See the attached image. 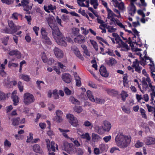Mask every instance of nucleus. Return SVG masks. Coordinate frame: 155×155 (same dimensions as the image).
<instances>
[{
  "mask_svg": "<svg viewBox=\"0 0 155 155\" xmlns=\"http://www.w3.org/2000/svg\"><path fill=\"white\" fill-rule=\"evenodd\" d=\"M53 21V20L51 19L48 21V24L52 31V34L53 38L56 40V41L59 45L62 46L66 47L67 45L65 42V38L58 26L55 25H52V24Z\"/></svg>",
  "mask_w": 155,
  "mask_h": 155,
  "instance_id": "nucleus-1",
  "label": "nucleus"
},
{
  "mask_svg": "<svg viewBox=\"0 0 155 155\" xmlns=\"http://www.w3.org/2000/svg\"><path fill=\"white\" fill-rule=\"evenodd\" d=\"M131 139L130 137L122 134H118L115 138V142L117 145L123 148L127 147Z\"/></svg>",
  "mask_w": 155,
  "mask_h": 155,
  "instance_id": "nucleus-2",
  "label": "nucleus"
},
{
  "mask_svg": "<svg viewBox=\"0 0 155 155\" xmlns=\"http://www.w3.org/2000/svg\"><path fill=\"white\" fill-rule=\"evenodd\" d=\"M35 99L33 95L28 92L25 93L23 95V102L26 105H28L34 102Z\"/></svg>",
  "mask_w": 155,
  "mask_h": 155,
  "instance_id": "nucleus-3",
  "label": "nucleus"
},
{
  "mask_svg": "<svg viewBox=\"0 0 155 155\" xmlns=\"http://www.w3.org/2000/svg\"><path fill=\"white\" fill-rule=\"evenodd\" d=\"M61 148L62 150L66 151L69 154H72L74 152L75 147L72 143L64 142L61 146Z\"/></svg>",
  "mask_w": 155,
  "mask_h": 155,
  "instance_id": "nucleus-4",
  "label": "nucleus"
},
{
  "mask_svg": "<svg viewBox=\"0 0 155 155\" xmlns=\"http://www.w3.org/2000/svg\"><path fill=\"white\" fill-rule=\"evenodd\" d=\"M66 117L71 125L74 127H77L78 125V120L73 115L68 114L66 115Z\"/></svg>",
  "mask_w": 155,
  "mask_h": 155,
  "instance_id": "nucleus-5",
  "label": "nucleus"
},
{
  "mask_svg": "<svg viewBox=\"0 0 155 155\" xmlns=\"http://www.w3.org/2000/svg\"><path fill=\"white\" fill-rule=\"evenodd\" d=\"M29 0H21V3L22 6L24 8V10L26 12H27V13L29 14L30 12H28L29 10L31 9L33 4L30 6L29 5Z\"/></svg>",
  "mask_w": 155,
  "mask_h": 155,
  "instance_id": "nucleus-6",
  "label": "nucleus"
},
{
  "mask_svg": "<svg viewBox=\"0 0 155 155\" xmlns=\"http://www.w3.org/2000/svg\"><path fill=\"white\" fill-rule=\"evenodd\" d=\"M8 24L9 27L10 28V29L13 34L15 33L20 28V27L19 26H17L15 25L14 23L12 21H8Z\"/></svg>",
  "mask_w": 155,
  "mask_h": 155,
  "instance_id": "nucleus-7",
  "label": "nucleus"
},
{
  "mask_svg": "<svg viewBox=\"0 0 155 155\" xmlns=\"http://www.w3.org/2000/svg\"><path fill=\"white\" fill-rule=\"evenodd\" d=\"M131 0L130 5L129 8L128 13L131 15V16H133L135 12L136 9L135 5H134V2L135 1H133L132 0Z\"/></svg>",
  "mask_w": 155,
  "mask_h": 155,
  "instance_id": "nucleus-8",
  "label": "nucleus"
},
{
  "mask_svg": "<svg viewBox=\"0 0 155 155\" xmlns=\"http://www.w3.org/2000/svg\"><path fill=\"white\" fill-rule=\"evenodd\" d=\"M103 125L102 127L103 130L105 131L109 132L111 127L110 123L107 120L103 122Z\"/></svg>",
  "mask_w": 155,
  "mask_h": 155,
  "instance_id": "nucleus-9",
  "label": "nucleus"
},
{
  "mask_svg": "<svg viewBox=\"0 0 155 155\" xmlns=\"http://www.w3.org/2000/svg\"><path fill=\"white\" fill-rule=\"evenodd\" d=\"M55 56L58 58H62L63 56L62 51L57 47H55L54 50Z\"/></svg>",
  "mask_w": 155,
  "mask_h": 155,
  "instance_id": "nucleus-10",
  "label": "nucleus"
},
{
  "mask_svg": "<svg viewBox=\"0 0 155 155\" xmlns=\"http://www.w3.org/2000/svg\"><path fill=\"white\" fill-rule=\"evenodd\" d=\"M62 78L63 80L67 83H70L71 81V76L68 73L62 74Z\"/></svg>",
  "mask_w": 155,
  "mask_h": 155,
  "instance_id": "nucleus-11",
  "label": "nucleus"
},
{
  "mask_svg": "<svg viewBox=\"0 0 155 155\" xmlns=\"http://www.w3.org/2000/svg\"><path fill=\"white\" fill-rule=\"evenodd\" d=\"M100 74L103 77L107 78L109 76V73L107 71L106 68L103 65L101 66L100 67Z\"/></svg>",
  "mask_w": 155,
  "mask_h": 155,
  "instance_id": "nucleus-12",
  "label": "nucleus"
},
{
  "mask_svg": "<svg viewBox=\"0 0 155 155\" xmlns=\"http://www.w3.org/2000/svg\"><path fill=\"white\" fill-rule=\"evenodd\" d=\"M71 48L72 50L74 51V54L77 57L79 58L81 60H84V58L82 56L80 51L75 46H72Z\"/></svg>",
  "mask_w": 155,
  "mask_h": 155,
  "instance_id": "nucleus-13",
  "label": "nucleus"
},
{
  "mask_svg": "<svg viewBox=\"0 0 155 155\" xmlns=\"http://www.w3.org/2000/svg\"><path fill=\"white\" fill-rule=\"evenodd\" d=\"M85 37L83 35H78L74 38V41L75 42L78 43H84L85 41Z\"/></svg>",
  "mask_w": 155,
  "mask_h": 155,
  "instance_id": "nucleus-14",
  "label": "nucleus"
},
{
  "mask_svg": "<svg viewBox=\"0 0 155 155\" xmlns=\"http://www.w3.org/2000/svg\"><path fill=\"white\" fill-rule=\"evenodd\" d=\"M145 144L147 145L155 144V138L152 137L147 138L144 141Z\"/></svg>",
  "mask_w": 155,
  "mask_h": 155,
  "instance_id": "nucleus-15",
  "label": "nucleus"
},
{
  "mask_svg": "<svg viewBox=\"0 0 155 155\" xmlns=\"http://www.w3.org/2000/svg\"><path fill=\"white\" fill-rule=\"evenodd\" d=\"M105 61L107 64L109 66H112L117 63L115 59L113 58H110L109 59L105 60Z\"/></svg>",
  "mask_w": 155,
  "mask_h": 155,
  "instance_id": "nucleus-16",
  "label": "nucleus"
},
{
  "mask_svg": "<svg viewBox=\"0 0 155 155\" xmlns=\"http://www.w3.org/2000/svg\"><path fill=\"white\" fill-rule=\"evenodd\" d=\"M3 84L4 86L10 88L12 87V82L10 81V79L9 77L4 80Z\"/></svg>",
  "mask_w": 155,
  "mask_h": 155,
  "instance_id": "nucleus-17",
  "label": "nucleus"
},
{
  "mask_svg": "<svg viewBox=\"0 0 155 155\" xmlns=\"http://www.w3.org/2000/svg\"><path fill=\"white\" fill-rule=\"evenodd\" d=\"M9 54L11 56H13L15 55L18 58H21V54L18 51L12 50L9 52Z\"/></svg>",
  "mask_w": 155,
  "mask_h": 155,
  "instance_id": "nucleus-18",
  "label": "nucleus"
},
{
  "mask_svg": "<svg viewBox=\"0 0 155 155\" xmlns=\"http://www.w3.org/2000/svg\"><path fill=\"white\" fill-rule=\"evenodd\" d=\"M69 101L72 104H74L80 105V102L77 99L75 98L73 96H71L69 98Z\"/></svg>",
  "mask_w": 155,
  "mask_h": 155,
  "instance_id": "nucleus-19",
  "label": "nucleus"
},
{
  "mask_svg": "<svg viewBox=\"0 0 155 155\" xmlns=\"http://www.w3.org/2000/svg\"><path fill=\"white\" fill-rule=\"evenodd\" d=\"M33 149L34 151L37 153H42V150L40 146L38 144H35L33 146Z\"/></svg>",
  "mask_w": 155,
  "mask_h": 155,
  "instance_id": "nucleus-20",
  "label": "nucleus"
},
{
  "mask_svg": "<svg viewBox=\"0 0 155 155\" xmlns=\"http://www.w3.org/2000/svg\"><path fill=\"white\" fill-rule=\"evenodd\" d=\"M58 130L61 133L63 136L66 138H69L68 136L66 134V133L69 132L70 130H64L62 129L59 128Z\"/></svg>",
  "mask_w": 155,
  "mask_h": 155,
  "instance_id": "nucleus-21",
  "label": "nucleus"
},
{
  "mask_svg": "<svg viewBox=\"0 0 155 155\" xmlns=\"http://www.w3.org/2000/svg\"><path fill=\"white\" fill-rule=\"evenodd\" d=\"M19 78L26 81H30V78L29 76L25 74H22L19 75Z\"/></svg>",
  "mask_w": 155,
  "mask_h": 155,
  "instance_id": "nucleus-22",
  "label": "nucleus"
},
{
  "mask_svg": "<svg viewBox=\"0 0 155 155\" xmlns=\"http://www.w3.org/2000/svg\"><path fill=\"white\" fill-rule=\"evenodd\" d=\"M87 94L89 99L92 101L94 102L95 100L94 96L92 94V93L91 91L88 90L87 92Z\"/></svg>",
  "mask_w": 155,
  "mask_h": 155,
  "instance_id": "nucleus-23",
  "label": "nucleus"
},
{
  "mask_svg": "<svg viewBox=\"0 0 155 155\" xmlns=\"http://www.w3.org/2000/svg\"><path fill=\"white\" fill-rule=\"evenodd\" d=\"M74 77L76 81V85L78 87H80L81 85L80 78L79 76L77 75V73H76V74L74 75Z\"/></svg>",
  "mask_w": 155,
  "mask_h": 155,
  "instance_id": "nucleus-24",
  "label": "nucleus"
},
{
  "mask_svg": "<svg viewBox=\"0 0 155 155\" xmlns=\"http://www.w3.org/2000/svg\"><path fill=\"white\" fill-rule=\"evenodd\" d=\"M119 48H125L126 51H128L129 49V48L127 45L122 40L121 41L120 43L119 44Z\"/></svg>",
  "mask_w": 155,
  "mask_h": 155,
  "instance_id": "nucleus-25",
  "label": "nucleus"
},
{
  "mask_svg": "<svg viewBox=\"0 0 155 155\" xmlns=\"http://www.w3.org/2000/svg\"><path fill=\"white\" fill-rule=\"evenodd\" d=\"M12 98L14 102L13 104L15 106L17 105L19 101L18 97L17 95H13L12 96Z\"/></svg>",
  "mask_w": 155,
  "mask_h": 155,
  "instance_id": "nucleus-26",
  "label": "nucleus"
},
{
  "mask_svg": "<svg viewBox=\"0 0 155 155\" xmlns=\"http://www.w3.org/2000/svg\"><path fill=\"white\" fill-rule=\"evenodd\" d=\"M41 31L43 39L48 37V33L46 32V30L45 28L43 27L41 29Z\"/></svg>",
  "mask_w": 155,
  "mask_h": 155,
  "instance_id": "nucleus-27",
  "label": "nucleus"
},
{
  "mask_svg": "<svg viewBox=\"0 0 155 155\" xmlns=\"http://www.w3.org/2000/svg\"><path fill=\"white\" fill-rule=\"evenodd\" d=\"M12 124L14 126L18 125L20 124V118L19 117L12 119Z\"/></svg>",
  "mask_w": 155,
  "mask_h": 155,
  "instance_id": "nucleus-28",
  "label": "nucleus"
},
{
  "mask_svg": "<svg viewBox=\"0 0 155 155\" xmlns=\"http://www.w3.org/2000/svg\"><path fill=\"white\" fill-rule=\"evenodd\" d=\"M107 10L108 13L107 16L108 18L110 19V18L114 17L115 16V15L114 13V12L109 8H107Z\"/></svg>",
  "mask_w": 155,
  "mask_h": 155,
  "instance_id": "nucleus-29",
  "label": "nucleus"
},
{
  "mask_svg": "<svg viewBox=\"0 0 155 155\" xmlns=\"http://www.w3.org/2000/svg\"><path fill=\"white\" fill-rule=\"evenodd\" d=\"M142 83L143 85V91H146L147 88H148V84L144 78H143Z\"/></svg>",
  "mask_w": 155,
  "mask_h": 155,
  "instance_id": "nucleus-30",
  "label": "nucleus"
},
{
  "mask_svg": "<svg viewBox=\"0 0 155 155\" xmlns=\"http://www.w3.org/2000/svg\"><path fill=\"white\" fill-rule=\"evenodd\" d=\"M81 137L82 138L86 139L88 141H89L91 140V137L90 135L87 133H86L84 134H81Z\"/></svg>",
  "mask_w": 155,
  "mask_h": 155,
  "instance_id": "nucleus-31",
  "label": "nucleus"
},
{
  "mask_svg": "<svg viewBox=\"0 0 155 155\" xmlns=\"http://www.w3.org/2000/svg\"><path fill=\"white\" fill-rule=\"evenodd\" d=\"M90 3L91 5H93L94 9H96L97 8L98 5L97 0H90Z\"/></svg>",
  "mask_w": 155,
  "mask_h": 155,
  "instance_id": "nucleus-32",
  "label": "nucleus"
},
{
  "mask_svg": "<svg viewBox=\"0 0 155 155\" xmlns=\"http://www.w3.org/2000/svg\"><path fill=\"white\" fill-rule=\"evenodd\" d=\"M79 29L77 28H74L72 29V34L74 36L78 35Z\"/></svg>",
  "mask_w": 155,
  "mask_h": 155,
  "instance_id": "nucleus-33",
  "label": "nucleus"
},
{
  "mask_svg": "<svg viewBox=\"0 0 155 155\" xmlns=\"http://www.w3.org/2000/svg\"><path fill=\"white\" fill-rule=\"evenodd\" d=\"M54 144V141H51V147L50 148V147H47L48 150L49 152H50L51 151H55V149Z\"/></svg>",
  "mask_w": 155,
  "mask_h": 155,
  "instance_id": "nucleus-34",
  "label": "nucleus"
},
{
  "mask_svg": "<svg viewBox=\"0 0 155 155\" xmlns=\"http://www.w3.org/2000/svg\"><path fill=\"white\" fill-rule=\"evenodd\" d=\"M122 99L123 101H125L126 100V98L128 97V95L127 92L124 91H122L121 94Z\"/></svg>",
  "mask_w": 155,
  "mask_h": 155,
  "instance_id": "nucleus-35",
  "label": "nucleus"
},
{
  "mask_svg": "<svg viewBox=\"0 0 155 155\" xmlns=\"http://www.w3.org/2000/svg\"><path fill=\"white\" fill-rule=\"evenodd\" d=\"M90 42L96 51L98 50V46L96 42L93 40H90Z\"/></svg>",
  "mask_w": 155,
  "mask_h": 155,
  "instance_id": "nucleus-36",
  "label": "nucleus"
},
{
  "mask_svg": "<svg viewBox=\"0 0 155 155\" xmlns=\"http://www.w3.org/2000/svg\"><path fill=\"white\" fill-rule=\"evenodd\" d=\"M74 110L78 113H80L82 111L83 109L81 106H75L74 108Z\"/></svg>",
  "mask_w": 155,
  "mask_h": 155,
  "instance_id": "nucleus-37",
  "label": "nucleus"
},
{
  "mask_svg": "<svg viewBox=\"0 0 155 155\" xmlns=\"http://www.w3.org/2000/svg\"><path fill=\"white\" fill-rule=\"evenodd\" d=\"M140 111L141 113V114L143 117L145 119H147V116L146 114H145L146 112L145 110L144 109L141 108H140Z\"/></svg>",
  "mask_w": 155,
  "mask_h": 155,
  "instance_id": "nucleus-38",
  "label": "nucleus"
},
{
  "mask_svg": "<svg viewBox=\"0 0 155 155\" xmlns=\"http://www.w3.org/2000/svg\"><path fill=\"white\" fill-rule=\"evenodd\" d=\"M83 125L86 127H93L92 124L88 120L85 121Z\"/></svg>",
  "mask_w": 155,
  "mask_h": 155,
  "instance_id": "nucleus-39",
  "label": "nucleus"
},
{
  "mask_svg": "<svg viewBox=\"0 0 155 155\" xmlns=\"http://www.w3.org/2000/svg\"><path fill=\"white\" fill-rule=\"evenodd\" d=\"M89 0H87L86 1V5H85L84 2H81V4L80 3L78 2V4L79 6L81 7H86L88 8L89 6Z\"/></svg>",
  "mask_w": 155,
  "mask_h": 155,
  "instance_id": "nucleus-40",
  "label": "nucleus"
},
{
  "mask_svg": "<svg viewBox=\"0 0 155 155\" xmlns=\"http://www.w3.org/2000/svg\"><path fill=\"white\" fill-rule=\"evenodd\" d=\"M96 130L97 133L100 134H103L104 133V132L103 130L101 127L98 126L96 127Z\"/></svg>",
  "mask_w": 155,
  "mask_h": 155,
  "instance_id": "nucleus-41",
  "label": "nucleus"
},
{
  "mask_svg": "<svg viewBox=\"0 0 155 155\" xmlns=\"http://www.w3.org/2000/svg\"><path fill=\"white\" fill-rule=\"evenodd\" d=\"M84 152L83 150L80 148H78L76 150V153L78 155H82Z\"/></svg>",
  "mask_w": 155,
  "mask_h": 155,
  "instance_id": "nucleus-42",
  "label": "nucleus"
},
{
  "mask_svg": "<svg viewBox=\"0 0 155 155\" xmlns=\"http://www.w3.org/2000/svg\"><path fill=\"white\" fill-rule=\"evenodd\" d=\"M53 96L54 98L55 99H58L59 98V95L58 94L57 91L56 90H54L53 91Z\"/></svg>",
  "mask_w": 155,
  "mask_h": 155,
  "instance_id": "nucleus-43",
  "label": "nucleus"
},
{
  "mask_svg": "<svg viewBox=\"0 0 155 155\" xmlns=\"http://www.w3.org/2000/svg\"><path fill=\"white\" fill-rule=\"evenodd\" d=\"M5 94L3 92L0 91V101L5 100Z\"/></svg>",
  "mask_w": 155,
  "mask_h": 155,
  "instance_id": "nucleus-44",
  "label": "nucleus"
},
{
  "mask_svg": "<svg viewBox=\"0 0 155 155\" xmlns=\"http://www.w3.org/2000/svg\"><path fill=\"white\" fill-rule=\"evenodd\" d=\"M151 63H152V64H149V65L150 67V69L151 73V72L153 73V72H155V70L154 65L153 63V61H152V62H151Z\"/></svg>",
  "mask_w": 155,
  "mask_h": 155,
  "instance_id": "nucleus-45",
  "label": "nucleus"
},
{
  "mask_svg": "<svg viewBox=\"0 0 155 155\" xmlns=\"http://www.w3.org/2000/svg\"><path fill=\"white\" fill-rule=\"evenodd\" d=\"M9 39V37H7L4 38L2 39V43L5 45H7L8 41Z\"/></svg>",
  "mask_w": 155,
  "mask_h": 155,
  "instance_id": "nucleus-46",
  "label": "nucleus"
},
{
  "mask_svg": "<svg viewBox=\"0 0 155 155\" xmlns=\"http://www.w3.org/2000/svg\"><path fill=\"white\" fill-rule=\"evenodd\" d=\"M18 87L20 90V92H22L24 89L23 86L22 85V83L19 81L18 84Z\"/></svg>",
  "mask_w": 155,
  "mask_h": 155,
  "instance_id": "nucleus-47",
  "label": "nucleus"
},
{
  "mask_svg": "<svg viewBox=\"0 0 155 155\" xmlns=\"http://www.w3.org/2000/svg\"><path fill=\"white\" fill-rule=\"evenodd\" d=\"M43 39L44 42H45L46 44L48 45H51V42L48 37H47L45 38H43Z\"/></svg>",
  "mask_w": 155,
  "mask_h": 155,
  "instance_id": "nucleus-48",
  "label": "nucleus"
},
{
  "mask_svg": "<svg viewBox=\"0 0 155 155\" xmlns=\"http://www.w3.org/2000/svg\"><path fill=\"white\" fill-rule=\"evenodd\" d=\"M96 102L100 104H104L105 102V100L103 99L96 98L95 100Z\"/></svg>",
  "mask_w": 155,
  "mask_h": 155,
  "instance_id": "nucleus-49",
  "label": "nucleus"
},
{
  "mask_svg": "<svg viewBox=\"0 0 155 155\" xmlns=\"http://www.w3.org/2000/svg\"><path fill=\"white\" fill-rule=\"evenodd\" d=\"M18 64L14 63H12L11 61H9L8 64V67L10 68L11 67H16L18 66Z\"/></svg>",
  "mask_w": 155,
  "mask_h": 155,
  "instance_id": "nucleus-50",
  "label": "nucleus"
},
{
  "mask_svg": "<svg viewBox=\"0 0 155 155\" xmlns=\"http://www.w3.org/2000/svg\"><path fill=\"white\" fill-rule=\"evenodd\" d=\"M3 3H5L8 5L12 4L14 0H1Z\"/></svg>",
  "mask_w": 155,
  "mask_h": 155,
  "instance_id": "nucleus-51",
  "label": "nucleus"
},
{
  "mask_svg": "<svg viewBox=\"0 0 155 155\" xmlns=\"http://www.w3.org/2000/svg\"><path fill=\"white\" fill-rule=\"evenodd\" d=\"M109 25H107V24H103L100 25L99 26V28L100 29H102V27L104 28H106L107 29H108L110 27Z\"/></svg>",
  "mask_w": 155,
  "mask_h": 155,
  "instance_id": "nucleus-52",
  "label": "nucleus"
},
{
  "mask_svg": "<svg viewBox=\"0 0 155 155\" xmlns=\"http://www.w3.org/2000/svg\"><path fill=\"white\" fill-rule=\"evenodd\" d=\"M143 143L139 141H137V143L135 144V146L137 148H139L143 146Z\"/></svg>",
  "mask_w": 155,
  "mask_h": 155,
  "instance_id": "nucleus-53",
  "label": "nucleus"
},
{
  "mask_svg": "<svg viewBox=\"0 0 155 155\" xmlns=\"http://www.w3.org/2000/svg\"><path fill=\"white\" fill-rule=\"evenodd\" d=\"M4 146L8 147H10L11 145V143L8 141L7 140H6L4 142Z\"/></svg>",
  "mask_w": 155,
  "mask_h": 155,
  "instance_id": "nucleus-54",
  "label": "nucleus"
},
{
  "mask_svg": "<svg viewBox=\"0 0 155 155\" xmlns=\"http://www.w3.org/2000/svg\"><path fill=\"white\" fill-rule=\"evenodd\" d=\"M139 65V61H138L137 59H136L135 60V61H134L133 62V65H132V67L134 68Z\"/></svg>",
  "mask_w": 155,
  "mask_h": 155,
  "instance_id": "nucleus-55",
  "label": "nucleus"
},
{
  "mask_svg": "<svg viewBox=\"0 0 155 155\" xmlns=\"http://www.w3.org/2000/svg\"><path fill=\"white\" fill-rule=\"evenodd\" d=\"M88 85L93 88H97V85L92 81H90L88 83Z\"/></svg>",
  "mask_w": 155,
  "mask_h": 155,
  "instance_id": "nucleus-56",
  "label": "nucleus"
},
{
  "mask_svg": "<svg viewBox=\"0 0 155 155\" xmlns=\"http://www.w3.org/2000/svg\"><path fill=\"white\" fill-rule=\"evenodd\" d=\"M64 91L65 93L67 95H70L71 93V91L67 87L64 88Z\"/></svg>",
  "mask_w": 155,
  "mask_h": 155,
  "instance_id": "nucleus-57",
  "label": "nucleus"
},
{
  "mask_svg": "<svg viewBox=\"0 0 155 155\" xmlns=\"http://www.w3.org/2000/svg\"><path fill=\"white\" fill-rule=\"evenodd\" d=\"M61 18L62 20L64 21H67L69 20V18L65 15H62Z\"/></svg>",
  "mask_w": 155,
  "mask_h": 155,
  "instance_id": "nucleus-58",
  "label": "nucleus"
},
{
  "mask_svg": "<svg viewBox=\"0 0 155 155\" xmlns=\"http://www.w3.org/2000/svg\"><path fill=\"white\" fill-rule=\"evenodd\" d=\"M133 31L134 32V34L133 33V35H134V37H135V35H137L138 37L139 36V32L137 31V30L135 28L133 29H132Z\"/></svg>",
  "mask_w": 155,
  "mask_h": 155,
  "instance_id": "nucleus-59",
  "label": "nucleus"
},
{
  "mask_svg": "<svg viewBox=\"0 0 155 155\" xmlns=\"http://www.w3.org/2000/svg\"><path fill=\"white\" fill-rule=\"evenodd\" d=\"M39 28L37 26H34L33 28V30L35 31L36 35L38 36V31L39 30Z\"/></svg>",
  "mask_w": 155,
  "mask_h": 155,
  "instance_id": "nucleus-60",
  "label": "nucleus"
},
{
  "mask_svg": "<svg viewBox=\"0 0 155 155\" xmlns=\"http://www.w3.org/2000/svg\"><path fill=\"white\" fill-rule=\"evenodd\" d=\"M111 139V136L110 135L108 136H106L104 137L103 138V140L104 141L107 143L110 141Z\"/></svg>",
  "mask_w": 155,
  "mask_h": 155,
  "instance_id": "nucleus-61",
  "label": "nucleus"
},
{
  "mask_svg": "<svg viewBox=\"0 0 155 155\" xmlns=\"http://www.w3.org/2000/svg\"><path fill=\"white\" fill-rule=\"evenodd\" d=\"M30 137H28V139L27 140V142L29 143L31 142V141L33 139V134L31 133L29 134Z\"/></svg>",
  "mask_w": 155,
  "mask_h": 155,
  "instance_id": "nucleus-62",
  "label": "nucleus"
},
{
  "mask_svg": "<svg viewBox=\"0 0 155 155\" xmlns=\"http://www.w3.org/2000/svg\"><path fill=\"white\" fill-rule=\"evenodd\" d=\"M92 137L93 138L97 139V140L101 138L100 137L99 135L95 134H92Z\"/></svg>",
  "mask_w": 155,
  "mask_h": 155,
  "instance_id": "nucleus-63",
  "label": "nucleus"
},
{
  "mask_svg": "<svg viewBox=\"0 0 155 155\" xmlns=\"http://www.w3.org/2000/svg\"><path fill=\"white\" fill-rule=\"evenodd\" d=\"M25 18L28 21V24L30 25V21L31 20V16H25Z\"/></svg>",
  "mask_w": 155,
  "mask_h": 155,
  "instance_id": "nucleus-64",
  "label": "nucleus"
}]
</instances>
